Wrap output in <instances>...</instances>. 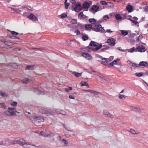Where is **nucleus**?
<instances>
[{"mask_svg": "<svg viewBox=\"0 0 148 148\" xmlns=\"http://www.w3.org/2000/svg\"><path fill=\"white\" fill-rule=\"evenodd\" d=\"M102 47V45H99V44L94 41H91L89 47L87 48V51L90 52L91 51H96Z\"/></svg>", "mask_w": 148, "mask_h": 148, "instance_id": "1", "label": "nucleus"}, {"mask_svg": "<svg viewBox=\"0 0 148 148\" xmlns=\"http://www.w3.org/2000/svg\"><path fill=\"white\" fill-rule=\"evenodd\" d=\"M31 120L36 124L41 123L44 121V119L42 116H34L31 118Z\"/></svg>", "mask_w": 148, "mask_h": 148, "instance_id": "2", "label": "nucleus"}, {"mask_svg": "<svg viewBox=\"0 0 148 148\" xmlns=\"http://www.w3.org/2000/svg\"><path fill=\"white\" fill-rule=\"evenodd\" d=\"M92 28L96 32H99L103 33L105 32V30L100 24L95 25L92 27Z\"/></svg>", "mask_w": 148, "mask_h": 148, "instance_id": "3", "label": "nucleus"}, {"mask_svg": "<svg viewBox=\"0 0 148 148\" xmlns=\"http://www.w3.org/2000/svg\"><path fill=\"white\" fill-rule=\"evenodd\" d=\"M8 109L9 111H5L4 112V114H6L7 112H8L10 115L11 116H14L16 115V112H17L18 113H19L20 112H18L16 111H14L13 110H15L16 109L14 107H9L8 108Z\"/></svg>", "mask_w": 148, "mask_h": 148, "instance_id": "4", "label": "nucleus"}, {"mask_svg": "<svg viewBox=\"0 0 148 148\" xmlns=\"http://www.w3.org/2000/svg\"><path fill=\"white\" fill-rule=\"evenodd\" d=\"M40 112L42 113L46 114L47 116H49L53 115V112L51 110L47 109H42Z\"/></svg>", "mask_w": 148, "mask_h": 148, "instance_id": "5", "label": "nucleus"}, {"mask_svg": "<svg viewBox=\"0 0 148 148\" xmlns=\"http://www.w3.org/2000/svg\"><path fill=\"white\" fill-rule=\"evenodd\" d=\"M17 143L20 144L23 147V145L25 143V141L24 139L22 138H20L16 140L15 141H14L13 143H12L11 144H16Z\"/></svg>", "mask_w": 148, "mask_h": 148, "instance_id": "6", "label": "nucleus"}, {"mask_svg": "<svg viewBox=\"0 0 148 148\" xmlns=\"http://www.w3.org/2000/svg\"><path fill=\"white\" fill-rule=\"evenodd\" d=\"M81 55L85 59L89 60H90L92 58V56L87 53L84 52Z\"/></svg>", "mask_w": 148, "mask_h": 148, "instance_id": "7", "label": "nucleus"}, {"mask_svg": "<svg viewBox=\"0 0 148 148\" xmlns=\"http://www.w3.org/2000/svg\"><path fill=\"white\" fill-rule=\"evenodd\" d=\"M115 40L113 38H110L107 40V43L111 46H114L115 45Z\"/></svg>", "mask_w": 148, "mask_h": 148, "instance_id": "8", "label": "nucleus"}, {"mask_svg": "<svg viewBox=\"0 0 148 148\" xmlns=\"http://www.w3.org/2000/svg\"><path fill=\"white\" fill-rule=\"evenodd\" d=\"M75 5V7L74 8V10L75 12H79L82 9V8L80 4H76Z\"/></svg>", "mask_w": 148, "mask_h": 148, "instance_id": "9", "label": "nucleus"}, {"mask_svg": "<svg viewBox=\"0 0 148 148\" xmlns=\"http://www.w3.org/2000/svg\"><path fill=\"white\" fill-rule=\"evenodd\" d=\"M28 18L31 20L34 21H38L37 18L33 14L31 13L28 16Z\"/></svg>", "mask_w": 148, "mask_h": 148, "instance_id": "10", "label": "nucleus"}, {"mask_svg": "<svg viewBox=\"0 0 148 148\" xmlns=\"http://www.w3.org/2000/svg\"><path fill=\"white\" fill-rule=\"evenodd\" d=\"M138 51L140 52H143L146 51L145 47L143 46H140L136 48Z\"/></svg>", "mask_w": 148, "mask_h": 148, "instance_id": "11", "label": "nucleus"}, {"mask_svg": "<svg viewBox=\"0 0 148 148\" xmlns=\"http://www.w3.org/2000/svg\"><path fill=\"white\" fill-rule=\"evenodd\" d=\"M99 9L98 6L94 5L92 6L91 8V10L93 12H96L98 11V10Z\"/></svg>", "mask_w": 148, "mask_h": 148, "instance_id": "12", "label": "nucleus"}, {"mask_svg": "<svg viewBox=\"0 0 148 148\" xmlns=\"http://www.w3.org/2000/svg\"><path fill=\"white\" fill-rule=\"evenodd\" d=\"M10 144L8 140H4L0 142V145H6Z\"/></svg>", "mask_w": 148, "mask_h": 148, "instance_id": "13", "label": "nucleus"}, {"mask_svg": "<svg viewBox=\"0 0 148 148\" xmlns=\"http://www.w3.org/2000/svg\"><path fill=\"white\" fill-rule=\"evenodd\" d=\"M34 79V78H25L23 79L22 80V82L24 84H27L29 80H33Z\"/></svg>", "mask_w": 148, "mask_h": 148, "instance_id": "14", "label": "nucleus"}, {"mask_svg": "<svg viewBox=\"0 0 148 148\" xmlns=\"http://www.w3.org/2000/svg\"><path fill=\"white\" fill-rule=\"evenodd\" d=\"M84 91L88 93V94L89 95L90 93V95H94L95 94H97V93L96 92H95L92 90H84Z\"/></svg>", "mask_w": 148, "mask_h": 148, "instance_id": "15", "label": "nucleus"}, {"mask_svg": "<svg viewBox=\"0 0 148 148\" xmlns=\"http://www.w3.org/2000/svg\"><path fill=\"white\" fill-rule=\"evenodd\" d=\"M126 9L129 12H131L133 10V7L130 5H128L126 7Z\"/></svg>", "mask_w": 148, "mask_h": 148, "instance_id": "16", "label": "nucleus"}, {"mask_svg": "<svg viewBox=\"0 0 148 148\" xmlns=\"http://www.w3.org/2000/svg\"><path fill=\"white\" fill-rule=\"evenodd\" d=\"M61 142L62 144H63L65 146H66L69 144L68 141L64 139H63L61 140Z\"/></svg>", "mask_w": 148, "mask_h": 148, "instance_id": "17", "label": "nucleus"}, {"mask_svg": "<svg viewBox=\"0 0 148 148\" xmlns=\"http://www.w3.org/2000/svg\"><path fill=\"white\" fill-rule=\"evenodd\" d=\"M139 65L140 66H146L148 65V63L145 61H142L140 62Z\"/></svg>", "mask_w": 148, "mask_h": 148, "instance_id": "18", "label": "nucleus"}, {"mask_svg": "<svg viewBox=\"0 0 148 148\" xmlns=\"http://www.w3.org/2000/svg\"><path fill=\"white\" fill-rule=\"evenodd\" d=\"M90 5L88 2H85L83 5V8H84L88 9Z\"/></svg>", "mask_w": 148, "mask_h": 148, "instance_id": "19", "label": "nucleus"}, {"mask_svg": "<svg viewBox=\"0 0 148 148\" xmlns=\"http://www.w3.org/2000/svg\"><path fill=\"white\" fill-rule=\"evenodd\" d=\"M119 61V59L114 60L112 62L109 63V65L110 66H113L114 64H116L117 62Z\"/></svg>", "mask_w": 148, "mask_h": 148, "instance_id": "20", "label": "nucleus"}, {"mask_svg": "<svg viewBox=\"0 0 148 148\" xmlns=\"http://www.w3.org/2000/svg\"><path fill=\"white\" fill-rule=\"evenodd\" d=\"M85 17L86 16L83 14L82 12H80L78 14V17L80 19L85 18Z\"/></svg>", "mask_w": 148, "mask_h": 148, "instance_id": "21", "label": "nucleus"}, {"mask_svg": "<svg viewBox=\"0 0 148 148\" xmlns=\"http://www.w3.org/2000/svg\"><path fill=\"white\" fill-rule=\"evenodd\" d=\"M95 78L99 79L100 81L102 82H103L105 80L103 77L99 75H97L95 77Z\"/></svg>", "mask_w": 148, "mask_h": 148, "instance_id": "22", "label": "nucleus"}, {"mask_svg": "<svg viewBox=\"0 0 148 148\" xmlns=\"http://www.w3.org/2000/svg\"><path fill=\"white\" fill-rule=\"evenodd\" d=\"M146 74V73H136L135 74V75L138 77H141L143 76V75Z\"/></svg>", "mask_w": 148, "mask_h": 148, "instance_id": "23", "label": "nucleus"}, {"mask_svg": "<svg viewBox=\"0 0 148 148\" xmlns=\"http://www.w3.org/2000/svg\"><path fill=\"white\" fill-rule=\"evenodd\" d=\"M40 134L41 135L44 137H47L49 134L46 131H45V132H41Z\"/></svg>", "mask_w": 148, "mask_h": 148, "instance_id": "24", "label": "nucleus"}, {"mask_svg": "<svg viewBox=\"0 0 148 148\" xmlns=\"http://www.w3.org/2000/svg\"><path fill=\"white\" fill-rule=\"evenodd\" d=\"M34 67L33 66L27 65L26 67V69L29 70H32L34 69Z\"/></svg>", "mask_w": 148, "mask_h": 148, "instance_id": "25", "label": "nucleus"}, {"mask_svg": "<svg viewBox=\"0 0 148 148\" xmlns=\"http://www.w3.org/2000/svg\"><path fill=\"white\" fill-rule=\"evenodd\" d=\"M89 21L92 24H94L96 23V21L94 18H90L89 19Z\"/></svg>", "mask_w": 148, "mask_h": 148, "instance_id": "26", "label": "nucleus"}, {"mask_svg": "<svg viewBox=\"0 0 148 148\" xmlns=\"http://www.w3.org/2000/svg\"><path fill=\"white\" fill-rule=\"evenodd\" d=\"M108 59H106L104 58L103 59L102 61L101 62V63L104 64V65H106L108 64V63H107V62L108 61Z\"/></svg>", "mask_w": 148, "mask_h": 148, "instance_id": "27", "label": "nucleus"}, {"mask_svg": "<svg viewBox=\"0 0 148 148\" xmlns=\"http://www.w3.org/2000/svg\"><path fill=\"white\" fill-rule=\"evenodd\" d=\"M103 114H104L110 117H112V115L107 111L105 110L103 111Z\"/></svg>", "mask_w": 148, "mask_h": 148, "instance_id": "28", "label": "nucleus"}, {"mask_svg": "<svg viewBox=\"0 0 148 148\" xmlns=\"http://www.w3.org/2000/svg\"><path fill=\"white\" fill-rule=\"evenodd\" d=\"M115 17L116 19L117 20H120L122 18V17L120 14H116L115 15Z\"/></svg>", "mask_w": 148, "mask_h": 148, "instance_id": "29", "label": "nucleus"}, {"mask_svg": "<svg viewBox=\"0 0 148 148\" xmlns=\"http://www.w3.org/2000/svg\"><path fill=\"white\" fill-rule=\"evenodd\" d=\"M73 73L77 77H79L81 76L82 73H79L76 72H73Z\"/></svg>", "mask_w": 148, "mask_h": 148, "instance_id": "30", "label": "nucleus"}, {"mask_svg": "<svg viewBox=\"0 0 148 148\" xmlns=\"http://www.w3.org/2000/svg\"><path fill=\"white\" fill-rule=\"evenodd\" d=\"M31 145L27 143H25L23 147L24 148H30Z\"/></svg>", "mask_w": 148, "mask_h": 148, "instance_id": "31", "label": "nucleus"}, {"mask_svg": "<svg viewBox=\"0 0 148 148\" xmlns=\"http://www.w3.org/2000/svg\"><path fill=\"white\" fill-rule=\"evenodd\" d=\"M81 85L82 86H86L87 88L89 87V86L87 82H81Z\"/></svg>", "mask_w": 148, "mask_h": 148, "instance_id": "32", "label": "nucleus"}, {"mask_svg": "<svg viewBox=\"0 0 148 148\" xmlns=\"http://www.w3.org/2000/svg\"><path fill=\"white\" fill-rule=\"evenodd\" d=\"M92 27V25L91 24H88L86 25L85 28L87 30H90Z\"/></svg>", "mask_w": 148, "mask_h": 148, "instance_id": "33", "label": "nucleus"}, {"mask_svg": "<svg viewBox=\"0 0 148 148\" xmlns=\"http://www.w3.org/2000/svg\"><path fill=\"white\" fill-rule=\"evenodd\" d=\"M121 33L122 34L125 36L128 34V32L127 31L124 30H121Z\"/></svg>", "mask_w": 148, "mask_h": 148, "instance_id": "34", "label": "nucleus"}, {"mask_svg": "<svg viewBox=\"0 0 148 148\" xmlns=\"http://www.w3.org/2000/svg\"><path fill=\"white\" fill-rule=\"evenodd\" d=\"M120 99H124L126 98V96L123 95H121L120 94H119L118 95Z\"/></svg>", "mask_w": 148, "mask_h": 148, "instance_id": "35", "label": "nucleus"}, {"mask_svg": "<svg viewBox=\"0 0 148 148\" xmlns=\"http://www.w3.org/2000/svg\"><path fill=\"white\" fill-rule=\"evenodd\" d=\"M107 5L108 7L110 8H113L114 6V5L113 3H111L110 2H107Z\"/></svg>", "mask_w": 148, "mask_h": 148, "instance_id": "36", "label": "nucleus"}, {"mask_svg": "<svg viewBox=\"0 0 148 148\" xmlns=\"http://www.w3.org/2000/svg\"><path fill=\"white\" fill-rule=\"evenodd\" d=\"M34 91L35 92H38L37 93L38 94H43L44 93H42L41 92V91L40 90L38 89V88H36L34 89Z\"/></svg>", "mask_w": 148, "mask_h": 148, "instance_id": "37", "label": "nucleus"}, {"mask_svg": "<svg viewBox=\"0 0 148 148\" xmlns=\"http://www.w3.org/2000/svg\"><path fill=\"white\" fill-rule=\"evenodd\" d=\"M60 16V18L62 19H63L64 18H66L67 16V15L65 13H63L61 14Z\"/></svg>", "mask_w": 148, "mask_h": 148, "instance_id": "38", "label": "nucleus"}, {"mask_svg": "<svg viewBox=\"0 0 148 148\" xmlns=\"http://www.w3.org/2000/svg\"><path fill=\"white\" fill-rule=\"evenodd\" d=\"M72 88L71 87L68 86L67 88H65V90L66 92H69L70 90H72Z\"/></svg>", "mask_w": 148, "mask_h": 148, "instance_id": "39", "label": "nucleus"}, {"mask_svg": "<svg viewBox=\"0 0 148 148\" xmlns=\"http://www.w3.org/2000/svg\"><path fill=\"white\" fill-rule=\"evenodd\" d=\"M110 18V16L108 15H106L104 16L103 18V21H106L108 19H109Z\"/></svg>", "mask_w": 148, "mask_h": 148, "instance_id": "40", "label": "nucleus"}, {"mask_svg": "<svg viewBox=\"0 0 148 148\" xmlns=\"http://www.w3.org/2000/svg\"><path fill=\"white\" fill-rule=\"evenodd\" d=\"M67 0H65L64 2V5L65 6V8L66 9L68 8V7L69 5V3H67Z\"/></svg>", "mask_w": 148, "mask_h": 148, "instance_id": "41", "label": "nucleus"}, {"mask_svg": "<svg viewBox=\"0 0 148 148\" xmlns=\"http://www.w3.org/2000/svg\"><path fill=\"white\" fill-rule=\"evenodd\" d=\"M130 132L132 134L134 135L138 134V132H136L135 130L132 129L130 130Z\"/></svg>", "mask_w": 148, "mask_h": 148, "instance_id": "42", "label": "nucleus"}, {"mask_svg": "<svg viewBox=\"0 0 148 148\" xmlns=\"http://www.w3.org/2000/svg\"><path fill=\"white\" fill-rule=\"evenodd\" d=\"M144 11L145 13L148 14V6H146L143 8Z\"/></svg>", "mask_w": 148, "mask_h": 148, "instance_id": "43", "label": "nucleus"}, {"mask_svg": "<svg viewBox=\"0 0 148 148\" xmlns=\"http://www.w3.org/2000/svg\"><path fill=\"white\" fill-rule=\"evenodd\" d=\"M135 48L134 47H133L129 49L128 50V52L132 53L134 52L135 51Z\"/></svg>", "mask_w": 148, "mask_h": 148, "instance_id": "44", "label": "nucleus"}, {"mask_svg": "<svg viewBox=\"0 0 148 148\" xmlns=\"http://www.w3.org/2000/svg\"><path fill=\"white\" fill-rule=\"evenodd\" d=\"M60 114H61L63 115H66V112L63 110H60Z\"/></svg>", "mask_w": 148, "mask_h": 148, "instance_id": "45", "label": "nucleus"}, {"mask_svg": "<svg viewBox=\"0 0 148 148\" xmlns=\"http://www.w3.org/2000/svg\"><path fill=\"white\" fill-rule=\"evenodd\" d=\"M71 23L72 24H76L77 23V20L75 19H73L71 21Z\"/></svg>", "mask_w": 148, "mask_h": 148, "instance_id": "46", "label": "nucleus"}, {"mask_svg": "<svg viewBox=\"0 0 148 148\" xmlns=\"http://www.w3.org/2000/svg\"><path fill=\"white\" fill-rule=\"evenodd\" d=\"M11 66L12 68L15 69L17 67V65L15 63L12 64Z\"/></svg>", "mask_w": 148, "mask_h": 148, "instance_id": "47", "label": "nucleus"}, {"mask_svg": "<svg viewBox=\"0 0 148 148\" xmlns=\"http://www.w3.org/2000/svg\"><path fill=\"white\" fill-rule=\"evenodd\" d=\"M0 95L3 97H6L7 96V95L4 92L1 93L0 92Z\"/></svg>", "mask_w": 148, "mask_h": 148, "instance_id": "48", "label": "nucleus"}, {"mask_svg": "<svg viewBox=\"0 0 148 148\" xmlns=\"http://www.w3.org/2000/svg\"><path fill=\"white\" fill-rule=\"evenodd\" d=\"M82 39L84 41L88 39V37L86 36H83L82 37Z\"/></svg>", "mask_w": 148, "mask_h": 148, "instance_id": "49", "label": "nucleus"}, {"mask_svg": "<svg viewBox=\"0 0 148 148\" xmlns=\"http://www.w3.org/2000/svg\"><path fill=\"white\" fill-rule=\"evenodd\" d=\"M0 106L4 108H6V106L4 103H0Z\"/></svg>", "mask_w": 148, "mask_h": 148, "instance_id": "50", "label": "nucleus"}, {"mask_svg": "<svg viewBox=\"0 0 148 148\" xmlns=\"http://www.w3.org/2000/svg\"><path fill=\"white\" fill-rule=\"evenodd\" d=\"M100 3L103 5H107V2H106L104 1H101L100 2Z\"/></svg>", "mask_w": 148, "mask_h": 148, "instance_id": "51", "label": "nucleus"}, {"mask_svg": "<svg viewBox=\"0 0 148 148\" xmlns=\"http://www.w3.org/2000/svg\"><path fill=\"white\" fill-rule=\"evenodd\" d=\"M17 103L16 102H13L11 103V105L12 106H14V107L15 108V106H16L17 104Z\"/></svg>", "mask_w": 148, "mask_h": 148, "instance_id": "52", "label": "nucleus"}, {"mask_svg": "<svg viewBox=\"0 0 148 148\" xmlns=\"http://www.w3.org/2000/svg\"><path fill=\"white\" fill-rule=\"evenodd\" d=\"M12 34L16 36L18 34V33L15 32V31H12L11 32Z\"/></svg>", "mask_w": 148, "mask_h": 148, "instance_id": "53", "label": "nucleus"}, {"mask_svg": "<svg viewBox=\"0 0 148 148\" xmlns=\"http://www.w3.org/2000/svg\"><path fill=\"white\" fill-rule=\"evenodd\" d=\"M143 38L142 35H140L139 36L136 38V40L137 41H139L140 39H141Z\"/></svg>", "mask_w": 148, "mask_h": 148, "instance_id": "54", "label": "nucleus"}, {"mask_svg": "<svg viewBox=\"0 0 148 148\" xmlns=\"http://www.w3.org/2000/svg\"><path fill=\"white\" fill-rule=\"evenodd\" d=\"M10 8L11 9V12H12L13 13L15 12L16 10V9L11 7H10Z\"/></svg>", "mask_w": 148, "mask_h": 148, "instance_id": "55", "label": "nucleus"}, {"mask_svg": "<svg viewBox=\"0 0 148 148\" xmlns=\"http://www.w3.org/2000/svg\"><path fill=\"white\" fill-rule=\"evenodd\" d=\"M138 65L139 64H136L135 63H132V64L131 65L132 66H133L134 67H136L138 66H139Z\"/></svg>", "mask_w": 148, "mask_h": 148, "instance_id": "56", "label": "nucleus"}, {"mask_svg": "<svg viewBox=\"0 0 148 148\" xmlns=\"http://www.w3.org/2000/svg\"><path fill=\"white\" fill-rule=\"evenodd\" d=\"M55 112L58 114H60V110L58 109H56L55 110Z\"/></svg>", "mask_w": 148, "mask_h": 148, "instance_id": "57", "label": "nucleus"}, {"mask_svg": "<svg viewBox=\"0 0 148 148\" xmlns=\"http://www.w3.org/2000/svg\"><path fill=\"white\" fill-rule=\"evenodd\" d=\"M90 73L91 74L95 75L96 74V72L94 71H92L90 72Z\"/></svg>", "mask_w": 148, "mask_h": 148, "instance_id": "58", "label": "nucleus"}, {"mask_svg": "<svg viewBox=\"0 0 148 148\" xmlns=\"http://www.w3.org/2000/svg\"><path fill=\"white\" fill-rule=\"evenodd\" d=\"M70 1L72 4L75 5H76V1L75 0H70Z\"/></svg>", "mask_w": 148, "mask_h": 148, "instance_id": "59", "label": "nucleus"}, {"mask_svg": "<svg viewBox=\"0 0 148 148\" xmlns=\"http://www.w3.org/2000/svg\"><path fill=\"white\" fill-rule=\"evenodd\" d=\"M30 148H38V147L34 145H31Z\"/></svg>", "mask_w": 148, "mask_h": 148, "instance_id": "60", "label": "nucleus"}, {"mask_svg": "<svg viewBox=\"0 0 148 148\" xmlns=\"http://www.w3.org/2000/svg\"><path fill=\"white\" fill-rule=\"evenodd\" d=\"M75 33L77 35H78L80 34V32L79 30H77L75 32Z\"/></svg>", "mask_w": 148, "mask_h": 148, "instance_id": "61", "label": "nucleus"}, {"mask_svg": "<svg viewBox=\"0 0 148 148\" xmlns=\"http://www.w3.org/2000/svg\"><path fill=\"white\" fill-rule=\"evenodd\" d=\"M132 22L135 25H137L138 23L137 21H134V20H133L132 21Z\"/></svg>", "mask_w": 148, "mask_h": 148, "instance_id": "62", "label": "nucleus"}, {"mask_svg": "<svg viewBox=\"0 0 148 148\" xmlns=\"http://www.w3.org/2000/svg\"><path fill=\"white\" fill-rule=\"evenodd\" d=\"M69 98L70 99H75L74 97L73 96L71 95H69Z\"/></svg>", "mask_w": 148, "mask_h": 148, "instance_id": "63", "label": "nucleus"}, {"mask_svg": "<svg viewBox=\"0 0 148 148\" xmlns=\"http://www.w3.org/2000/svg\"><path fill=\"white\" fill-rule=\"evenodd\" d=\"M106 32L108 33H111L112 31L110 29H108L106 30Z\"/></svg>", "mask_w": 148, "mask_h": 148, "instance_id": "64", "label": "nucleus"}]
</instances>
